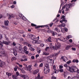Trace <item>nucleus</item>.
<instances>
[{"label": "nucleus", "mask_w": 79, "mask_h": 79, "mask_svg": "<svg viewBox=\"0 0 79 79\" xmlns=\"http://www.w3.org/2000/svg\"><path fill=\"white\" fill-rule=\"evenodd\" d=\"M62 38H63V37H61L60 38H58V39H55L56 41V42L55 44V49H56V50H57L58 49V48H60L61 47L60 44V43H58L57 42L58 41V40H60L61 41H62L63 40L61 39Z\"/></svg>", "instance_id": "1"}, {"label": "nucleus", "mask_w": 79, "mask_h": 79, "mask_svg": "<svg viewBox=\"0 0 79 79\" xmlns=\"http://www.w3.org/2000/svg\"><path fill=\"white\" fill-rule=\"evenodd\" d=\"M49 72H50L49 65L48 64H46L44 68V74H47Z\"/></svg>", "instance_id": "2"}, {"label": "nucleus", "mask_w": 79, "mask_h": 79, "mask_svg": "<svg viewBox=\"0 0 79 79\" xmlns=\"http://www.w3.org/2000/svg\"><path fill=\"white\" fill-rule=\"evenodd\" d=\"M6 55V52L4 50L2 49V51L1 52V55H0V57L5 56Z\"/></svg>", "instance_id": "3"}, {"label": "nucleus", "mask_w": 79, "mask_h": 79, "mask_svg": "<svg viewBox=\"0 0 79 79\" xmlns=\"http://www.w3.org/2000/svg\"><path fill=\"white\" fill-rule=\"evenodd\" d=\"M64 6L66 9L65 10L66 11H69V8H71L70 4H66L65 5H64Z\"/></svg>", "instance_id": "4"}, {"label": "nucleus", "mask_w": 79, "mask_h": 79, "mask_svg": "<svg viewBox=\"0 0 79 79\" xmlns=\"http://www.w3.org/2000/svg\"><path fill=\"white\" fill-rule=\"evenodd\" d=\"M65 16H64L63 15L61 16V17L60 18V19H62V20H61L60 21V22L61 23H63V21H64V23H67V20H66V18H65Z\"/></svg>", "instance_id": "5"}, {"label": "nucleus", "mask_w": 79, "mask_h": 79, "mask_svg": "<svg viewBox=\"0 0 79 79\" xmlns=\"http://www.w3.org/2000/svg\"><path fill=\"white\" fill-rule=\"evenodd\" d=\"M27 36L29 37H31V39L32 40H34V39L35 37V36L33 35H31V34H28Z\"/></svg>", "instance_id": "6"}, {"label": "nucleus", "mask_w": 79, "mask_h": 79, "mask_svg": "<svg viewBox=\"0 0 79 79\" xmlns=\"http://www.w3.org/2000/svg\"><path fill=\"white\" fill-rule=\"evenodd\" d=\"M74 67L73 66L71 67H70L69 71L71 73H73L74 72Z\"/></svg>", "instance_id": "7"}, {"label": "nucleus", "mask_w": 79, "mask_h": 79, "mask_svg": "<svg viewBox=\"0 0 79 79\" xmlns=\"http://www.w3.org/2000/svg\"><path fill=\"white\" fill-rule=\"evenodd\" d=\"M9 19H11L12 18H15V15L12 14H9Z\"/></svg>", "instance_id": "8"}, {"label": "nucleus", "mask_w": 79, "mask_h": 79, "mask_svg": "<svg viewBox=\"0 0 79 79\" xmlns=\"http://www.w3.org/2000/svg\"><path fill=\"white\" fill-rule=\"evenodd\" d=\"M13 53L15 56L17 55V51L15 49H13Z\"/></svg>", "instance_id": "9"}, {"label": "nucleus", "mask_w": 79, "mask_h": 79, "mask_svg": "<svg viewBox=\"0 0 79 79\" xmlns=\"http://www.w3.org/2000/svg\"><path fill=\"white\" fill-rule=\"evenodd\" d=\"M8 23H9V21L8 20L4 21V24L5 26H8Z\"/></svg>", "instance_id": "10"}, {"label": "nucleus", "mask_w": 79, "mask_h": 79, "mask_svg": "<svg viewBox=\"0 0 79 79\" xmlns=\"http://www.w3.org/2000/svg\"><path fill=\"white\" fill-rule=\"evenodd\" d=\"M39 72V69H37L34 71L33 72V74H36Z\"/></svg>", "instance_id": "11"}, {"label": "nucleus", "mask_w": 79, "mask_h": 79, "mask_svg": "<svg viewBox=\"0 0 79 79\" xmlns=\"http://www.w3.org/2000/svg\"><path fill=\"white\" fill-rule=\"evenodd\" d=\"M21 50H22L21 46L20 45L19 47V50H18L19 52H20V53H21V52H22V51Z\"/></svg>", "instance_id": "12"}, {"label": "nucleus", "mask_w": 79, "mask_h": 79, "mask_svg": "<svg viewBox=\"0 0 79 79\" xmlns=\"http://www.w3.org/2000/svg\"><path fill=\"white\" fill-rule=\"evenodd\" d=\"M73 70L74 72H77V68L76 66H73Z\"/></svg>", "instance_id": "13"}, {"label": "nucleus", "mask_w": 79, "mask_h": 79, "mask_svg": "<svg viewBox=\"0 0 79 79\" xmlns=\"http://www.w3.org/2000/svg\"><path fill=\"white\" fill-rule=\"evenodd\" d=\"M40 73H38L37 77H35V79H40Z\"/></svg>", "instance_id": "14"}, {"label": "nucleus", "mask_w": 79, "mask_h": 79, "mask_svg": "<svg viewBox=\"0 0 79 79\" xmlns=\"http://www.w3.org/2000/svg\"><path fill=\"white\" fill-rule=\"evenodd\" d=\"M72 62L73 63H79V60H76V59H74L72 61Z\"/></svg>", "instance_id": "15"}, {"label": "nucleus", "mask_w": 79, "mask_h": 79, "mask_svg": "<svg viewBox=\"0 0 79 79\" xmlns=\"http://www.w3.org/2000/svg\"><path fill=\"white\" fill-rule=\"evenodd\" d=\"M37 50L38 54H40V53L41 52V50L40 49V48H38Z\"/></svg>", "instance_id": "16"}, {"label": "nucleus", "mask_w": 79, "mask_h": 79, "mask_svg": "<svg viewBox=\"0 0 79 79\" xmlns=\"http://www.w3.org/2000/svg\"><path fill=\"white\" fill-rule=\"evenodd\" d=\"M61 59L63 60V61H65V60H66L65 59H67V57H66L65 56H62L61 57Z\"/></svg>", "instance_id": "17"}, {"label": "nucleus", "mask_w": 79, "mask_h": 79, "mask_svg": "<svg viewBox=\"0 0 79 79\" xmlns=\"http://www.w3.org/2000/svg\"><path fill=\"white\" fill-rule=\"evenodd\" d=\"M44 26H36L35 27V29H39L40 27H44Z\"/></svg>", "instance_id": "18"}, {"label": "nucleus", "mask_w": 79, "mask_h": 79, "mask_svg": "<svg viewBox=\"0 0 79 79\" xmlns=\"http://www.w3.org/2000/svg\"><path fill=\"white\" fill-rule=\"evenodd\" d=\"M24 79H29V77L27 75H24Z\"/></svg>", "instance_id": "19"}, {"label": "nucleus", "mask_w": 79, "mask_h": 79, "mask_svg": "<svg viewBox=\"0 0 79 79\" xmlns=\"http://www.w3.org/2000/svg\"><path fill=\"white\" fill-rule=\"evenodd\" d=\"M55 31H56L57 32H60V30L58 28V27H56L55 29Z\"/></svg>", "instance_id": "20"}, {"label": "nucleus", "mask_w": 79, "mask_h": 79, "mask_svg": "<svg viewBox=\"0 0 79 79\" xmlns=\"http://www.w3.org/2000/svg\"><path fill=\"white\" fill-rule=\"evenodd\" d=\"M2 42L4 44H5L6 45H8V44H9L8 42H7V41H3Z\"/></svg>", "instance_id": "21"}, {"label": "nucleus", "mask_w": 79, "mask_h": 79, "mask_svg": "<svg viewBox=\"0 0 79 79\" xmlns=\"http://www.w3.org/2000/svg\"><path fill=\"white\" fill-rule=\"evenodd\" d=\"M12 77L14 79H18V77L16 75H12Z\"/></svg>", "instance_id": "22"}, {"label": "nucleus", "mask_w": 79, "mask_h": 79, "mask_svg": "<svg viewBox=\"0 0 79 79\" xmlns=\"http://www.w3.org/2000/svg\"><path fill=\"white\" fill-rule=\"evenodd\" d=\"M70 7H73V6H74V5H75V3L74 2H73L72 3L70 4Z\"/></svg>", "instance_id": "23"}, {"label": "nucleus", "mask_w": 79, "mask_h": 79, "mask_svg": "<svg viewBox=\"0 0 79 79\" xmlns=\"http://www.w3.org/2000/svg\"><path fill=\"white\" fill-rule=\"evenodd\" d=\"M59 55V53H54L52 55V56L53 57L54 56H57V55Z\"/></svg>", "instance_id": "24"}, {"label": "nucleus", "mask_w": 79, "mask_h": 79, "mask_svg": "<svg viewBox=\"0 0 79 79\" xmlns=\"http://www.w3.org/2000/svg\"><path fill=\"white\" fill-rule=\"evenodd\" d=\"M25 69L27 71H30L31 70L29 69V67H26L25 68Z\"/></svg>", "instance_id": "25"}, {"label": "nucleus", "mask_w": 79, "mask_h": 79, "mask_svg": "<svg viewBox=\"0 0 79 79\" xmlns=\"http://www.w3.org/2000/svg\"><path fill=\"white\" fill-rule=\"evenodd\" d=\"M39 39V36H38L37 38H35L33 40H35L36 41H37Z\"/></svg>", "instance_id": "26"}, {"label": "nucleus", "mask_w": 79, "mask_h": 79, "mask_svg": "<svg viewBox=\"0 0 79 79\" xmlns=\"http://www.w3.org/2000/svg\"><path fill=\"white\" fill-rule=\"evenodd\" d=\"M48 39V42H52V38L51 37H49Z\"/></svg>", "instance_id": "27"}, {"label": "nucleus", "mask_w": 79, "mask_h": 79, "mask_svg": "<svg viewBox=\"0 0 79 79\" xmlns=\"http://www.w3.org/2000/svg\"><path fill=\"white\" fill-rule=\"evenodd\" d=\"M19 17H20V18H21V19H22V18H23V15H22L21 14H19Z\"/></svg>", "instance_id": "28"}, {"label": "nucleus", "mask_w": 79, "mask_h": 79, "mask_svg": "<svg viewBox=\"0 0 79 79\" xmlns=\"http://www.w3.org/2000/svg\"><path fill=\"white\" fill-rule=\"evenodd\" d=\"M70 38H71V36L70 35H69L66 37V39H67V40H68L69 39H70Z\"/></svg>", "instance_id": "29"}, {"label": "nucleus", "mask_w": 79, "mask_h": 79, "mask_svg": "<svg viewBox=\"0 0 79 79\" xmlns=\"http://www.w3.org/2000/svg\"><path fill=\"white\" fill-rule=\"evenodd\" d=\"M30 50H31V51H34L35 50L34 48H32V47L30 48Z\"/></svg>", "instance_id": "30"}, {"label": "nucleus", "mask_w": 79, "mask_h": 79, "mask_svg": "<svg viewBox=\"0 0 79 79\" xmlns=\"http://www.w3.org/2000/svg\"><path fill=\"white\" fill-rule=\"evenodd\" d=\"M23 49L24 50V51H26L27 50V47L25 46L24 47Z\"/></svg>", "instance_id": "31"}, {"label": "nucleus", "mask_w": 79, "mask_h": 79, "mask_svg": "<svg viewBox=\"0 0 79 79\" xmlns=\"http://www.w3.org/2000/svg\"><path fill=\"white\" fill-rule=\"evenodd\" d=\"M16 60V58L15 57H13L11 58L12 61H13V60Z\"/></svg>", "instance_id": "32"}, {"label": "nucleus", "mask_w": 79, "mask_h": 79, "mask_svg": "<svg viewBox=\"0 0 79 79\" xmlns=\"http://www.w3.org/2000/svg\"><path fill=\"white\" fill-rule=\"evenodd\" d=\"M70 47V46H67L66 47L65 49L68 50H69V47Z\"/></svg>", "instance_id": "33"}, {"label": "nucleus", "mask_w": 79, "mask_h": 79, "mask_svg": "<svg viewBox=\"0 0 79 79\" xmlns=\"http://www.w3.org/2000/svg\"><path fill=\"white\" fill-rule=\"evenodd\" d=\"M15 75L17 77H18L19 76V72H16Z\"/></svg>", "instance_id": "34"}, {"label": "nucleus", "mask_w": 79, "mask_h": 79, "mask_svg": "<svg viewBox=\"0 0 79 79\" xmlns=\"http://www.w3.org/2000/svg\"><path fill=\"white\" fill-rule=\"evenodd\" d=\"M56 34V32L54 31L52 32V34L53 36H55V35Z\"/></svg>", "instance_id": "35"}, {"label": "nucleus", "mask_w": 79, "mask_h": 79, "mask_svg": "<svg viewBox=\"0 0 79 79\" xmlns=\"http://www.w3.org/2000/svg\"><path fill=\"white\" fill-rule=\"evenodd\" d=\"M17 64L18 65H19V66L20 68H22V67H23V65L19 64V63H17Z\"/></svg>", "instance_id": "36"}, {"label": "nucleus", "mask_w": 79, "mask_h": 79, "mask_svg": "<svg viewBox=\"0 0 79 79\" xmlns=\"http://www.w3.org/2000/svg\"><path fill=\"white\" fill-rule=\"evenodd\" d=\"M19 76H20V77H22L23 78L24 76V74H23V75L19 74Z\"/></svg>", "instance_id": "37"}, {"label": "nucleus", "mask_w": 79, "mask_h": 79, "mask_svg": "<svg viewBox=\"0 0 79 79\" xmlns=\"http://www.w3.org/2000/svg\"><path fill=\"white\" fill-rule=\"evenodd\" d=\"M71 67H70L69 66H67V67H66V68H67V70L68 71H69V69H70V68Z\"/></svg>", "instance_id": "38"}, {"label": "nucleus", "mask_w": 79, "mask_h": 79, "mask_svg": "<svg viewBox=\"0 0 79 79\" xmlns=\"http://www.w3.org/2000/svg\"><path fill=\"white\" fill-rule=\"evenodd\" d=\"M31 26H33V27H35L37 26V25H35L34 23H31Z\"/></svg>", "instance_id": "39"}, {"label": "nucleus", "mask_w": 79, "mask_h": 79, "mask_svg": "<svg viewBox=\"0 0 79 79\" xmlns=\"http://www.w3.org/2000/svg\"><path fill=\"white\" fill-rule=\"evenodd\" d=\"M66 26L65 24L63 23H62L61 25V27H64V26Z\"/></svg>", "instance_id": "40"}, {"label": "nucleus", "mask_w": 79, "mask_h": 79, "mask_svg": "<svg viewBox=\"0 0 79 79\" xmlns=\"http://www.w3.org/2000/svg\"><path fill=\"white\" fill-rule=\"evenodd\" d=\"M23 44H25V45H27V44H28L27 43V42L26 41L23 42Z\"/></svg>", "instance_id": "41"}, {"label": "nucleus", "mask_w": 79, "mask_h": 79, "mask_svg": "<svg viewBox=\"0 0 79 79\" xmlns=\"http://www.w3.org/2000/svg\"><path fill=\"white\" fill-rule=\"evenodd\" d=\"M3 42L2 43L1 41L0 42V45L1 47H3Z\"/></svg>", "instance_id": "42"}, {"label": "nucleus", "mask_w": 79, "mask_h": 79, "mask_svg": "<svg viewBox=\"0 0 79 79\" xmlns=\"http://www.w3.org/2000/svg\"><path fill=\"white\" fill-rule=\"evenodd\" d=\"M19 33H20V34H23L24 31H19Z\"/></svg>", "instance_id": "43"}, {"label": "nucleus", "mask_w": 79, "mask_h": 79, "mask_svg": "<svg viewBox=\"0 0 79 79\" xmlns=\"http://www.w3.org/2000/svg\"><path fill=\"white\" fill-rule=\"evenodd\" d=\"M33 44H37V41H36L35 40H33Z\"/></svg>", "instance_id": "44"}, {"label": "nucleus", "mask_w": 79, "mask_h": 79, "mask_svg": "<svg viewBox=\"0 0 79 79\" xmlns=\"http://www.w3.org/2000/svg\"><path fill=\"white\" fill-rule=\"evenodd\" d=\"M38 66V64H37V63H35V65H34V66H35V68Z\"/></svg>", "instance_id": "45"}, {"label": "nucleus", "mask_w": 79, "mask_h": 79, "mask_svg": "<svg viewBox=\"0 0 79 79\" xmlns=\"http://www.w3.org/2000/svg\"><path fill=\"white\" fill-rule=\"evenodd\" d=\"M42 42V41L38 40V41H37L36 44H40Z\"/></svg>", "instance_id": "46"}, {"label": "nucleus", "mask_w": 79, "mask_h": 79, "mask_svg": "<svg viewBox=\"0 0 79 79\" xmlns=\"http://www.w3.org/2000/svg\"><path fill=\"white\" fill-rule=\"evenodd\" d=\"M27 46H28V47H29L30 48H31V47H32V45H31V44H27Z\"/></svg>", "instance_id": "47"}, {"label": "nucleus", "mask_w": 79, "mask_h": 79, "mask_svg": "<svg viewBox=\"0 0 79 79\" xmlns=\"http://www.w3.org/2000/svg\"><path fill=\"white\" fill-rule=\"evenodd\" d=\"M78 77H75L72 78V79H78Z\"/></svg>", "instance_id": "48"}, {"label": "nucleus", "mask_w": 79, "mask_h": 79, "mask_svg": "<svg viewBox=\"0 0 79 79\" xmlns=\"http://www.w3.org/2000/svg\"><path fill=\"white\" fill-rule=\"evenodd\" d=\"M31 67H32L31 65H30L29 66L28 68H29V69H30V70H31V69H32V68H31Z\"/></svg>", "instance_id": "49"}, {"label": "nucleus", "mask_w": 79, "mask_h": 79, "mask_svg": "<svg viewBox=\"0 0 79 79\" xmlns=\"http://www.w3.org/2000/svg\"><path fill=\"white\" fill-rule=\"evenodd\" d=\"M40 67H42L43 66V63H41L39 65Z\"/></svg>", "instance_id": "50"}, {"label": "nucleus", "mask_w": 79, "mask_h": 79, "mask_svg": "<svg viewBox=\"0 0 79 79\" xmlns=\"http://www.w3.org/2000/svg\"><path fill=\"white\" fill-rule=\"evenodd\" d=\"M72 50L73 51H76V48H72Z\"/></svg>", "instance_id": "51"}, {"label": "nucleus", "mask_w": 79, "mask_h": 79, "mask_svg": "<svg viewBox=\"0 0 79 79\" xmlns=\"http://www.w3.org/2000/svg\"><path fill=\"white\" fill-rule=\"evenodd\" d=\"M51 78L53 79H56V77H55L54 76H53L52 77H51Z\"/></svg>", "instance_id": "52"}, {"label": "nucleus", "mask_w": 79, "mask_h": 79, "mask_svg": "<svg viewBox=\"0 0 79 79\" xmlns=\"http://www.w3.org/2000/svg\"><path fill=\"white\" fill-rule=\"evenodd\" d=\"M60 73H63V69H60L59 70Z\"/></svg>", "instance_id": "53"}, {"label": "nucleus", "mask_w": 79, "mask_h": 79, "mask_svg": "<svg viewBox=\"0 0 79 79\" xmlns=\"http://www.w3.org/2000/svg\"><path fill=\"white\" fill-rule=\"evenodd\" d=\"M26 52H25V54H27L29 53V51H25Z\"/></svg>", "instance_id": "54"}, {"label": "nucleus", "mask_w": 79, "mask_h": 79, "mask_svg": "<svg viewBox=\"0 0 79 79\" xmlns=\"http://www.w3.org/2000/svg\"><path fill=\"white\" fill-rule=\"evenodd\" d=\"M65 31H66V32H67L68 31V28H64Z\"/></svg>", "instance_id": "55"}, {"label": "nucleus", "mask_w": 79, "mask_h": 79, "mask_svg": "<svg viewBox=\"0 0 79 79\" xmlns=\"http://www.w3.org/2000/svg\"><path fill=\"white\" fill-rule=\"evenodd\" d=\"M14 71H17V68L15 67L14 68Z\"/></svg>", "instance_id": "56"}, {"label": "nucleus", "mask_w": 79, "mask_h": 79, "mask_svg": "<svg viewBox=\"0 0 79 79\" xmlns=\"http://www.w3.org/2000/svg\"><path fill=\"white\" fill-rule=\"evenodd\" d=\"M23 18H22L23 19V20H24V21H26V18L25 17H23Z\"/></svg>", "instance_id": "57"}, {"label": "nucleus", "mask_w": 79, "mask_h": 79, "mask_svg": "<svg viewBox=\"0 0 79 79\" xmlns=\"http://www.w3.org/2000/svg\"><path fill=\"white\" fill-rule=\"evenodd\" d=\"M31 59H32V60H34V59L35 58V57L34 56H31Z\"/></svg>", "instance_id": "58"}, {"label": "nucleus", "mask_w": 79, "mask_h": 79, "mask_svg": "<svg viewBox=\"0 0 79 79\" xmlns=\"http://www.w3.org/2000/svg\"><path fill=\"white\" fill-rule=\"evenodd\" d=\"M62 68H63V66L62 65H60L59 67V69H62Z\"/></svg>", "instance_id": "59"}, {"label": "nucleus", "mask_w": 79, "mask_h": 79, "mask_svg": "<svg viewBox=\"0 0 79 79\" xmlns=\"http://www.w3.org/2000/svg\"><path fill=\"white\" fill-rule=\"evenodd\" d=\"M53 23H51L49 24L50 26V27H52V25H53Z\"/></svg>", "instance_id": "60"}, {"label": "nucleus", "mask_w": 79, "mask_h": 79, "mask_svg": "<svg viewBox=\"0 0 79 79\" xmlns=\"http://www.w3.org/2000/svg\"><path fill=\"white\" fill-rule=\"evenodd\" d=\"M67 64H69L71 63V61L69 60V61H68L67 62Z\"/></svg>", "instance_id": "61"}, {"label": "nucleus", "mask_w": 79, "mask_h": 79, "mask_svg": "<svg viewBox=\"0 0 79 79\" xmlns=\"http://www.w3.org/2000/svg\"><path fill=\"white\" fill-rule=\"evenodd\" d=\"M43 55H45L46 56V52H43Z\"/></svg>", "instance_id": "62"}, {"label": "nucleus", "mask_w": 79, "mask_h": 79, "mask_svg": "<svg viewBox=\"0 0 79 79\" xmlns=\"http://www.w3.org/2000/svg\"><path fill=\"white\" fill-rule=\"evenodd\" d=\"M44 44H41V47H44Z\"/></svg>", "instance_id": "63"}, {"label": "nucleus", "mask_w": 79, "mask_h": 79, "mask_svg": "<svg viewBox=\"0 0 79 79\" xmlns=\"http://www.w3.org/2000/svg\"><path fill=\"white\" fill-rule=\"evenodd\" d=\"M22 73H23V74H24V73H26V72H25V71H24V70H22Z\"/></svg>", "instance_id": "64"}]
</instances>
